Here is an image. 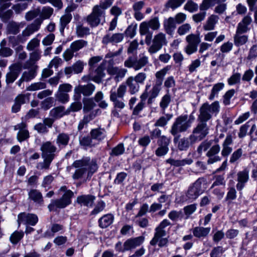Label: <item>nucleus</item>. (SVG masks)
<instances>
[{
	"mask_svg": "<svg viewBox=\"0 0 257 257\" xmlns=\"http://www.w3.org/2000/svg\"><path fill=\"white\" fill-rule=\"evenodd\" d=\"M72 167L75 169L72 176L74 180L82 178L87 173L86 180H89L98 169L96 161L89 157H83L81 159L75 160Z\"/></svg>",
	"mask_w": 257,
	"mask_h": 257,
	"instance_id": "f257e3e1",
	"label": "nucleus"
},
{
	"mask_svg": "<svg viewBox=\"0 0 257 257\" xmlns=\"http://www.w3.org/2000/svg\"><path fill=\"white\" fill-rule=\"evenodd\" d=\"M220 105L219 102L214 101L211 104L206 102L203 103L199 108V114L198 116L199 121L206 123L207 121L211 119L212 115H215L219 111Z\"/></svg>",
	"mask_w": 257,
	"mask_h": 257,
	"instance_id": "f03ea898",
	"label": "nucleus"
},
{
	"mask_svg": "<svg viewBox=\"0 0 257 257\" xmlns=\"http://www.w3.org/2000/svg\"><path fill=\"white\" fill-rule=\"evenodd\" d=\"M149 63V58L147 56L142 55L139 56L138 59L128 57L124 62V66L125 67L133 68L135 71H138L143 68Z\"/></svg>",
	"mask_w": 257,
	"mask_h": 257,
	"instance_id": "7ed1b4c3",
	"label": "nucleus"
},
{
	"mask_svg": "<svg viewBox=\"0 0 257 257\" xmlns=\"http://www.w3.org/2000/svg\"><path fill=\"white\" fill-rule=\"evenodd\" d=\"M209 126L207 123L199 122L197 125L193 129L190 135L192 142H197L204 139L209 133Z\"/></svg>",
	"mask_w": 257,
	"mask_h": 257,
	"instance_id": "20e7f679",
	"label": "nucleus"
},
{
	"mask_svg": "<svg viewBox=\"0 0 257 257\" xmlns=\"http://www.w3.org/2000/svg\"><path fill=\"white\" fill-rule=\"evenodd\" d=\"M166 35L162 32L154 36L152 40V44L150 46L148 50L151 54L157 53L161 50L163 46L167 44Z\"/></svg>",
	"mask_w": 257,
	"mask_h": 257,
	"instance_id": "39448f33",
	"label": "nucleus"
},
{
	"mask_svg": "<svg viewBox=\"0 0 257 257\" xmlns=\"http://www.w3.org/2000/svg\"><path fill=\"white\" fill-rule=\"evenodd\" d=\"M95 90V86L91 83L85 85L79 84L74 88V99L75 100H79L81 98V94L84 96H89L91 95Z\"/></svg>",
	"mask_w": 257,
	"mask_h": 257,
	"instance_id": "423d86ee",
	"label": "nucleus"
},
{
	"mask_svg": "<svg viewBox=\"0 0 257 257\" xmlns=\"http://www.w3.org/2000/svg\"><path fill=\"white\" fill-rule=\"evenodd\" d=\"M189 127V124L186 121V117L181 115L176 119L170 132L173 136H176L180 133L186 132Z\"/></svg>",
	"mask_w": 257,
	"mask_h": 257,
	"instance_id": "0eeeda50",
	"label": "nucleus"
},
{
	"mask_svg": "<svg viewBox=\"0 0 257 257\" xmlns=\"http://www.w3.org/2000/svg\"><path fill=\"white\" fill-rule=\"evenodd\" d=\"M105 12L97 6L93 8L92 13L86 18L87 23L91 27H97L100 23V18L104 17Z\"/></svg>",
	"mask_w": 257,
	"mask_h": 257,
	"instance_id": "6e6552de",
	"label": "nucleus"
},
{
	"mask_svg": "<svg viewBox=\"0 0 257 257\" xmlns=\"http://www.w3.org/2000/svg\"><path fill=\"white\" fill-rule=\"evenodd\" d=\"M186 41L187 45L185 47V52L189 55L195 53L201 41L199 36L194 34H190L186 37Z\"/></svg>",
	"mask_w": 257,
	"mask_h": 257,
	"instance_id": "1a4fd4ad",
	"label": "nucleus"
},
{
	"mask_svg": "<svg viewBox=\"0 0 257 257\" xmlns=\"http://www.w3.org/2000/svg\"><path fill=\"white\" fill-rule=\"evenodd\" d=\"M9 70L6 75V83L7 85L13 83L18 78L22 71L21 64L14 63L9 66Z\"/></svg>",
	"mask_w": 257,
	"mask_h": 257,
	"instance_id": "9d476101",
	"label": "nucleus"
},
{
	"mask_svg": "<svg viewBox=\"0 0 257 257\" xmlns=\"http://www.w3.org/2000/svg\"><path fill=\"white\" fill-rule=\"evenodd\" d=\"M202 181V178H199L189 186L186 193V196L189 199L194 200L203 193L201 188Z\"/></svg>",
	"mask_w": 257,
	"mask_h": 257,
	"instance_id": "9b49d317",
	"label": "nucleus"
},
{
	"mask_svg": "<svg viewBox=\"0 0 257 257\" xmlns=\"http://www.w3.org/2000/svg\"><path fill=\"white\" fill-rule=\"evenodd\" d=\"M160 23L158 17H154L148 22H143L140 25L139 31L141 35L149 32V28L156 31L159 29Z\"/></svg>",
	"mask_w": 257,
	"mask_h": 257,
	"instance_id": "f8f14e48",
	"label": "nucleus"
},
{
	"mask_svg": "<svg viewBox=\"0 0 257 257\" xmlns=\"http://www.w3.org/2000/svg\"><path fill=\"white\" fill-rule=\"evenodd\" d=\"M72 86L69 83L60 84L56 94L57 100L62 103L69 101V96L68 93L72 90Z\"/></svg>",
	"mask_w": 257,
	"mask_h": 257,
	"instance_id": "ddd939ff",
	"label": "nucleus"
},
{
	"mask_svg": "<svg viewBox=\"0 0 257 257\" xmlns=\"http://www.w3.org/2000/svg\"><path fill=\"white\" fill-rule=\"evenodd\" d=\"M42 23V19H36L33 23L27 26L21 34H19L21 39L24 40V43L27 41L29 37L40 29Z\"/></svg>",
	"mask_w": 257,
	"mask_h": 257,
	"instance_id": "4468645a",
	"label": "nucleus"
},
{
	"mask_svg": "<svg viewBox=\"0 0 257 257\" xmlns=\"http://www.w3.org/2000/svg\"><path fill=\"white\" fill-rule=\"evenodd\" d=\"M40 150L42 151V158L54 159L57 148L51 142L47 141L42 145Z\"/></svg>",
	"mask_w": 257,
	"mask_h": 257,
	"instance_id": "2eb2a0df",
	"label": "nucleus"
},
{
	"mask_svg": "<svg viewBox=\"0 0 257 257\" xmlns=\"http://www.w3.org/2000/svg\"><path fill=\"white\" fill-rule=\"evenodd\" d=\"M104 65L101 64L97 68L93 70V68L90 69L88 75L89 79L95 83L99 84L101 82L102 79L105 76Z\"/></svg>",
	"mask_w": 257,
	"mask_h": 257,
	"instance_id": "dca6fc26",
	"label": "nucleus"
},
{
	"mask_svg": "<svg viewBox=\"0 0 257 257\" xmlns=\"http://www.w3.org/2000/svg\"><path fill=\"white\" fill-rule=\"evenodd\" d=\"M30 94H20L17 95L14 100V104L12 107V111L13 113H17L19 111L22 104L28 102L30 100Z\"/></svg>",
	"mask_w": 257,
	"mask_h": 257,
	"instance_id": "f3484780",
	"label": "nucleus"
},
{
	"mask_svg": "<svg viewBox=\"0 0 257 257\" xmlns=\"http://www.w3.org/2000/svg\"><path fill=\"white\" fill-rule=\"evenodd\" d=\"M123 39L124 35L122 33L111 34L108 32L102 38V43L105 45L108 43L115 44L121 42Z\"/></svg>",
	"mask_w": 257,
	"mask_h": 257,
	"instance_id": "a211bd4d",
	"label": "nucleus"
},
{
	"mask_svg": "<svg viewBox=\"0 0 257 257\" xmlns=\"http://www.w3.org/2000/svg\"><path fill=\"white\" fill-rule=\"evenodd\" d=\"M38 216L33 213H21L18 215V222L34 226L38 222Z\"/></svg>",
	"mask_w": 257,
	"mask_h": 257,
	"instance_id": "6ab92c4d",
	"label": "nucleus"
},
{
	"mask_svg": "<svg viewBox=\"0 0 257 257\" xmlns=\"http://www.w3.org/2000/svg\"><path fill=\"white\" fill-rule=\"evenodd\" d=\"M220 151V147L218 144L211 146L206 153V156L208 157V164H211L221 160V158L217 155Z\"/></svg>",
	"mask_w": 257,
	"mask_h": 257,
	"instance_id": "aec40b11",
	"label": "nucleus"
},
{
	"mask_svg": "<svg viewBox=\"0 0 257 257\" xmlns=\"http://www.w3.org/2000/svg\"><path fill=\"white\" fill-rule=\"evenodd\" d=\"M144 239V237L142 236L127 239L124 242V250L127 251L135 249L143 242Z\"/></svg>",
	"mask_w": 257,
	"mask_h": 257,
	"instance_id": "412c9836",
	"label": "nucleus"
},
{
	"mask_svg": "<svg viewBox=\"0 0 257 257\" xmlns=\"http://www.w3.org/2000/svg\"><path fill=\"white\" fill-rule=\"evenodd\" d=\"M41 57V52L36 49L29 54V59L24 65V68H30L31 66H38L36 63Z\"/></svg>",
	"mask_w": 257,
	"mask_h": 257,
	"instance_id": "4be33fe9",
	"label": "nucleus"
},
{
	"mask_svg": "<svg viewBox=\"0 0 257 257\" xmlns=\"http://www.w3.org/2000/svg\"><path fill=\"white\" fill-rule=\"evenodd\" d=\"M174 143L178 142L177 148L180 151H187L192 145L194 144L196 142H192L190 139V135L189 137H183L178 140V137H175L174 139Z\"/></svg>",
	"mask_w": 257,
	"mask_h": 257,
	"instance_id": "5701e85b",
	"label": "nucleus"
},
{
	"mask_svg": "<svg viewBox=\"0 0 257 257\" xmlns=\"http://www.w3.org/2000/svg\"><path fill=\"white\" fill-rule=\"evenodd\" d=\"M249 171L247 169H244L242 171L239 172L237 174V181L236 188L238 191H241L244 187L245 184L248 181L249 179Z\"/></svg>",
	"mask_w": 257,
	"mask_h": 257,
	"instance_id": "b1692460",
	"label": "nucleus"
},
{
	"mask_svg": "<svg viewBox=\"0 0 257 257\" xmlns=\"http://www.w3.org/2000/svg\"><path fill=\"white\" fill-rule=\"evenodd\" d=\"M95 199V197L91 195H83L77 197V202L81 206L91 207Z\"/></svg>",
	"mask_w": 257,
	"mask_h": 257,
	"instance_id": "393cba45",
	"label": "nucleus"
},
{
	"mask_svg": "<svg viewBox=\"0 0 257 257\" xmlns=\"http://www.w3.org/2000/svg\"><path fill=\"white\" fill-rule=\"evenodd\" d=\"M29 199L37 204L42 206L44 200L42 193L37 189H31L28 193Z\"/></svg>",
	"mask_w": 257,
	"mask_h": 257,
	"instance_id": "a878e982",
	"label": "nucleus"
},
{
	"mask_svg": "<svg viewBox=\"0 0 257 257\" xmlns=\"http://www.w3.org/2000/svg\"><path fill=\"white\" fill-rule=\"evenodd\" d=\"M233 143L232 137L231 135H227L222 144L221 155L223 157L228 156L232 152V148L229 147Z\"/></svg>",
	"mask_w": 257,
	"mask_h": 257,
	"instance_id": "bb28decb",
	"label": "nucleus"
},
{
	"mask_svg": "<svg viewBox=\"0 0 257 257\" xmlns=\"http://www.w3.org/2000/svg\"><path fill=\"white\" fill-rule=\"evenodd\" d=\"M219 17L214 14L209 16L203 25V29L205 31H211L214 29L216 24L219 20Z\"/></svg>",
	"mask_w": 257,
	"mask_h": 257,
	"instance_id": "cd10ccee",
	"label": "nucleus"
},
{
	"mask_svg": "<svg viewBox=\"0 0 257 257\" xmlns=\"http://www.w3.org/2000/svg\"><path fill=\"white\" fill-rule=\"evenodd\" d=\"M24 68L28 69V71H25L21 75L25 79V82H29L36 76L38 66H31L30 68Z\"/></svg>",
	"mask_w": 257,
	"mask_h": 257,
	"instance_id": "c85d7f7f",
	"label": "nucleus"
},
{
	"mask_svg": "<svg viewBox=\"0 0 257 257\" xmlns=\"http://www.w3.org/2000/svg\"><path fill=\"white\" fill-rule=\"evenodd\" d=\"M175 19L173 17H170L164 21V28L165 32L168 35H172L175 31L176 25Z\"/></svg>",
	"mask_w": 257,
	"mask_h": 257,
	"instance_id": "c756f323",
	"label": "nucleus"
},
{
	"mask_svg": "<svg viewBox=\"0 0 257 257\" xmlns=\"http://www.w3.org/2000/svg\"><path fill=\"white\" fill-rule=\"evenodd\" d=\"M65 115H68V112L63 106L56 107L50 111V115L54 119L60 118Z\"/></svg>",
	"mask_w": 257,
	"mask_h": 257,
	"instance_id": "7c9ffc66",
	"label": "nucleus"
},
{
	"mask_svg": "<svg viewBox=\"0 0 257 257\" xmlns=\"http://www.w3.org/2000/svg\"><path fill=\"white\" fill-rule=\"evenodd\" d=\"M70 140V136L68 134L62 133L57 136L56 143L59 148L65 147L68 145Z\"/></svg>",
	"mask_w": 257,
	"mask_h": 257,
	"instance_id": "2f4dec72",
	"label": "nucleus"
},
{
	"mask_svg": "<svg viewBox=\"0 0 257 257\" xmlns=\"http://www.w3.org/2000/svg\"><path fill=\"white\" fill-rule=\"evenodd\" d=\"M162 89V85L154 83L152 88L149 92V98L148 100V104H151L153 100L159 95Z\"/></svg>",
	"mask_w": 257,
	"mask_h": 257,
	"instance_id": "473e14b6",
	"label": "nucleus"
},
{
	"mask_svg": "<svg viewBox=\"0 0 257 257\" xmlns=\"http://www.w3.org/2000/svg\"><path fill=\"white\" fill-rule=\"evenodd\" d=\"M72 18V15L69 13H66L61 17L59 21V31L63 34L65 28L70 22Z\"/></svg>",
	"mask_w": 257,
	"mask_h": 257,
	"instance_id": "72a5a7b5",
	"label": "nucleus"
},
{
	"mask_svg": "<svg viewBox=\"0 0 257 257\" xmlns=\"http://www.w3.org/2000/svg\"><path fill=\"white\" fill-rule=\"evenodd\" d=\"M113 219V216L111 214L104 215L99 218V226L102 228H106L112 224Z\"/></svg>",
	"mask_w": 257,
	"mask_h": 257,
	"instance_id": "f704fd0d",
	"label": "nucleus"
},
{
	"mask_svg": "<svg viewBox=\"0 0 257 257\" xmlns=\"http://www.w3.org/2000/svg\"><path fill=\"white\" fill-rule=\"evenodd\" d=\"M126 84L128 87L129 91L132 94L138 92L140 89V83L135 81L132 76L129 77L126 81Z\"/></svg>",
	"mask_w": 257,
	"mask_h": 257,
	"instance_id": "c9c22d12",
	"label": "nucleus"
},
{
	"mask_svg": "<svg viewBox=\"0 0 257 257\" xmlns=\"http://www.w3.org/2000/svg\"><path fill=\"white\" fill-rule=\"evenodd\" d=\"M166 235V232L164 229L160 228L159 226L155 229L154 236L150 241L151 245L155 246L158 242L160 238L165 236Z\"/></svg>",
	"mask_w": 257,
	"mask_h": 257,
	"instance_id": "e433bc0d",
	"label": "nucleus"
},
{
	"mask_svg": "<svg viewBox=\"0 0 257 257\" xmlns=\"http://www.w3.org/2000/svg\"><path fill=\"white\" fill-rule=\"evenodd\" d=\"M210 231V227H196L193 230V233L195 237L201 238L207 236Z\"/></svg>",
	"mask_w": 257,
	"mask_h": 257,
	"instance_id": "4c0bfd02",
	"label": "nucleus"
},
{
	"mask_svg": "<svg viewBox=\"0 0 257 257\" xmlns=\"http://www.w3.org/2000/svg\"><path fill=\"white\" fill-rule=\"evenodd\" d=\"M90 135L91 139L100 141L105 137L106 134L104 129L97 128L92 129L90 132Z\"/></svg>",
	"mask_w": 257,
	"mask_h": 257,
	"instance_id": "58836bf2",
	"label": "nucleus"
},
{
	"mask_svg": "<svg viewBox=\"0 0 257 257\" xmlns=\"http://www.w3.org/2000/svg\"><path fill=\"white\" fill-rule=\"evenodd\" d=\"M110 93V100L113 102L114 107L120 109L124 108L125 104L123 101L117 99L115 89H112Z\"/></svg>",
	"mask_w": 257,
	"mask_h": 257,
	"instance_id": "ea45409f",
	"label": "nucleus"
},
{
	"mask_svg": "<svg viewBox=\"0 0 257 257\" xmlns=\"http://www.w3.org/2000/svg\"><path fill=\"white\" fill-rule=\"evenodd\" d=\"M87 45V41L83 39H80L73 42L70 47L74 52H76L86 47Z\"/></svg>",
	"mask_w": 257,
	"mask_h": 257,
	"instance_id": "a19ab883",
	"label": "nucleus"
},
{
	"mask_svg": "<svg viewBox=\"0 0 257 257\" xmlns=\"http://www.w3.org/2000/svg\"><path fill=\"white\" fill-rule=\"evenodd\" d=\"M67 206V203L61 198L58 199L52 200L51 203L48 205V207L50 211H52L54 209L55 207L63 208Z\"/></svg>",
	"mask_w": 257,
	"mask_h": 257,
	"instance_id": "79ce46f5",
	"label": "nucleus"
},
{
	"mask_svg": "<svg viewBox=\"0 0 257 257\" xmlns=\"http://www.w3.org/2000/svg\"><path fill=\"white\" fill-rule=\"evenodd\" d=\"M20 26L21 24L14 21L9 22L7 27L8 33L13 35L17 34L20 32Z\"/></svg>",
	"mask_w": 257,
	"mask_h": 257,
	"instance_id": "37998d69",
	"label": "nucleus"
},
{
	"mask_svg": "<svg viewBox=\"0 0 257 257\" xmlns=\"http://www.w3.org/2000/svg\"><path fill=\"white\" fill-rule=\"evenodd\" d=\"M171 101V95L169 93V90H167V93L164 95L161 98L160 102V106L163 110L168 107Z\"/></svg>",
	"mask_w": 257,
	"mask_h": 257,
	"instance_id": "c03bdc74",
	"label": "nucleus"
},
{
	"mask_svg": "<svg viewBox=\"0 0 257 257\" xmlns=\"http://www.w3.org/2000/svg\"><path fill=\"white\" fill-rule=\"evenodd\" d=\"M219 2H221L220 0H203L200 5V11H206Z\"/></svg>",
	"mask_w": 257,
	"mask_h": 257,
	"instance_id": "a18cd8bd",
	"label": "nucleus"
},
{
	"mask_svg": "<svg viewBox=\"0 0 257 257\" xmlns=\"http://www.w3.org/2000/svg\"><path fill=\"white\" fill-rule=\"evenodd\" d=\"M247 41L248 37L246 35H242L241 34L236 33L234 36V43L237 47L245 44Z\"/></svg>",
	"mask_w": 257,
	"mask_h": 257,
	"instance_id": "49530a36",
	"label": "nucleus"
},
{
	"mask_svg": "<svg viewBox=\"0 0 257 257\" xmlns=\"http://www.w3.org/2000/svg\"><path fill=\"white\" fill-rule=\"evenodd\" d=\"M83 102V111L84 113L90 111L95 106L96 104L92 98H84Z\"/></svg>",
	"mask_w": 257,
	"mask_h": 257,
	"instance_id": "de8ad7c7",
	"label": "nucleus"
},
{
	"mask_svg": "<svg viewBox=\"0 0 257 257\" xmlns=\"http://www.w3.org/2000/svg\"><path fill=\"white\" fill-rule=\"evenodd\" d=\"M41 19H48L52 15L53 13V9L49 7H44L40 11Z\"/></svg>",
	"mask_w": 257,
	"mask_h": 257,
	"instance_id": "09e8293b",
	"label": "nucleus"
},
{
	"mask_svg": "<svg viewBox=\"0 0 257 257\" xmlns=\"http://www.w3.org/2000/svg\"><path fill=\"white\" fill-rule=\"evenodd\" d=\"M168 70V69L167 68H164L157 72L155 74L156 79L155 83L160 85H162L164 77L166 75Z\"/></svg>",
	"mask_w": 257,
	"mask_h": 257,
	"instance_id": "8fccbe9b",
	"label": "nucleus"
},
{
	"mask_svg": "<svg viewBox=\"0 0 257 257\" xmlns=\"http://www.w3.org/2000/svg\"><path fill=\"white\" fill-rule=\"evenodd\" d=\"M43 161L39 162L37 164L36 168L39 170H48L50 168V166L53 160L51 158H42Z\"/></svg>",
	"mask_w": 257,
	"mask_h": 257,
	"instance_id": "3c124183",
	"label": "nucleus"
},
{
	"mask_svg": "<svg viewBox=\"0 0 257 257\" xmlns=\"http://www.w3.org/2000/svg\"><path fill=\"white\" fill-rule=\"evenodd\" d=\"M24 235L23 231H15L10 236V241L13 244H16L23 237Z\"/></svg>",
	"mask_w": 257,
	"mask_h": 257,
	"instance_id": "603ef678",
	"label": "nucleus"
},
{
	"mask_svg": "<svg viewBox=\"0 0 257 257\" xmlns=\"http://www.w3.org/2000/svg\"><path fill=\"white\" fill-rule=\"evenodd\" d=\"M39 46L40 40L37 38H34L28 42L26 48L29 51H34L38 49Z\"/></svg>",
	"mask_w": 257,
	"mask_h": 257,
	"instance_id": "864d4df0",
	"label": "nucleus"
},
{
	"mask_svg": "<svg viewBox=\"0 0 257 257\" xmlns=\"http://www.w3.org/2000/svg\"><path fill=\"white\" fill-rule=\"evenodd\" d=\"M46 87V84L45 83L42 82H38L31 84L26 88V90L27 91H33L44 89Z\"/></svg>",
	"mask_w": 257,
	"mask_h": 257,
	"instance_id": "5fc2aeb1",
	"label": "nucleus"
},
{
	"mask_svg": "<svg viewBox=\"0 0 257 257\" xmlns=\"http://www.w3.org/2000/svg\"><path fill=\"white\" fill-rule=\"evenodd\" d=\"M240 73L238 72L233 73L232 75L227 79V82L229 85H233L239 83L240 82Z\"/></svg>",
	"mask_w": 257,
	"mask_h": 257,
	"instance_id": "6e6d98bb",
	"label": "nucleus"
},
{
	"mask_svg": "<svg viewBox=\"0 0 257 257\" xmlns=\"http://www.w3.org/2000/svg\"><path fill=\"white\" fill-rule=\"evenodd\" d=\"M89 29L82 25H78L76 28V33L79 37H83L85 35L89 34Z\"/></svg>",
	"mask_w": 257,
	"mask_h": 257,
	"instance_id": "4d7b16f0",
	"label": "nucleus"
},
{
	"mask_svg": "<svg viewBox=\"0 0 257 257\" xmlns=\"http://www.w3.org/2000/svg\"><path fill=\"white\" fill-rule=\"evenodd\" d=\"M185 0H169L165 5L167 8H171L174 10L182 5Z\"/></svg>",
	"mask_w": 257,
	"mask_h": 257,
	"instance_id": "13d9d810",
	"label": "nucleus"
},
{
	"mask_svg": "<svg viewBox=\"0 0 257 257\" xmlns=\"http://www.w3.org/2000/svg\"><path fill=\"white\" fill-rule=\"evenodd\" d=\"M184 9L190 13H193L198 10V6L192 0H188L184 5Z\"/></svg>",
	"mask_w": 257,
	"mask_h": 257,
	"instance_id": "bf43d9fd",
	"label": "nucleus"
},
{
	"mask_svg": "<svg viewBox=\"0 0 257 257\" xmlns=\"http://www.w3.org/2000/svg\"><path fill=\"white\" fill-rule=\"evenodd\" d=\"M224 84L223 83H218L215 84L212 90L211 93L209 96V99L211 100H213L216 95H217L219 91H220L224 87Z\"/></svg>",
	"mask_w": 257,
	"mask_h": 257,
	"instance_id": "052dcab7",
	"label": "nucleus"
},
{
	"mask_svg": "<svg viewBox=\"0 0 257 257\" xmlns=\"http://www.w3.org/2000/svg\"><path fill=\"white\" fill-rule=\"evenodd\" d=\"M212 141H205L202 142L197 148V152L199 154H201L203 152L207 151L211 147Z\"/></svg>",
	"mask_w": 257,
	"mask_h": 257,
	"instance_id": "680f3d73",
	"label": "nucleus"
},
{
	"mask_svg": "<svg viewBox=\"0 0 257 257\" xmlns=\"http://www.w3.org/2000/svg\"><path fill=\"white\" fill-rule=\"evenodd\" d=\"M8 40L10 45L13 48L18 45L20 43H23L24 40L21 39L20 35L16 37L14 36H10L8 38Z\"/></svg>",
	"mask_w": 257,
	"mask_h": 257,
	"instance_id": "e2e57ef3",
	"label": "nucleus"
},
{
	"mask_svg": "<svg viewBox=\"0 0 257 257\" xmlns=\"http://www.w3.org/2000/svg\"><path fill=\"white\" fill-rule=\"evenodd\" d=\"M172 115L170 114L166 115V116H161L158 119L155 123L156 126H165L168 121L171 119Z\"/></svg>",
	"mask_w": 257,
	"mask_h": 257,
	"instance_id": "0e129e2a",
	"label": "nucleus"
},
{
	"mask_svg": "<svg viewBox=\"0 0 257 257\" xmlns=\"http://www.w3.org/2000/svg\"><path fill=\"white\" fill-rule=\"evenodd\" d=\"M183 213L181 211L172 210L168 214V217L173 221H177L182 219Z\"/></svg>",
	"mask_w": 257,
	"mask_h": 257,
	"instance_id": "69168bd1",
	"label": "nucleus"
},
{
	"mask_svg": "<svg viewBox=\"0 0 257 257\" xmlns=\"http://www.w3.org/2000/svg\"><path fill=\"white\" fill-rule=\"evenodd\" d=\"M191 29V27L189 24H183L178 27L177 29V33L180 35H184L188 33Z\"/></svg>",
	"mask_w": 257,
	"mask_h": 257,
	"instance_id": "338daca9",
	"label": "nucleus"
},
{
	"mask_svg": "<svg viewBox=\"0 0 257 257\" xmlns=\"http://www.w3.org/2000/svg\"><path fill=\"white\" fill-rule=\"evenodd\" d=\"M124 152V148L122 144H119L112 149L110 155L111 156H119L122 154Z\"/></svg>",
	"mask_w": 257,
	"mask_h": 257,
	"instance_id": "774afa93",
	"label": "nucleus"
}]
</instances>
